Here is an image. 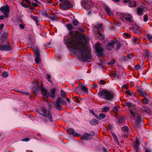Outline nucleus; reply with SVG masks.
Returning <instances> with one entry per match:
<instances>
[{"mask_svg": "<svg viewBox=\"0 0 152 152\" xmlns=\"http://www.w3.org/2000/svg\"><path fill=\"white\" fill-rule=\"evenodd\" d=\"M30 17L36 22V24L38 23V19L37 16H34L33 15H30Z\"/></svg>", "mask_w": 152, "mask_h": 152, "instance_id": "nucleus-31", "label": "nucleus"}, {"mask_svg": "<svg viewBox=\"0 0 152 152\" xmlns=\"http://www.w3.org/2000/svg\"><path fill=\"white\" fill-rule=\"evenodd\" d=\"M8 33L7 32H4L3 34L1 37V42L0 43H3L7 42L9 41L7 40Z\"/></svg>", "mask_w": 152, "mask_h": 152, "instance_id": "nucleus-11", "label": "nucleus"}, {"mask_svg": "<svg viewBox=\"0 0 152 152\" xmlns=\"http://www.w3.org/2000/svg\"><path fill=\"white\" fill-rule=\"evenodd\" d=\"M79 87L80 90L83 91L85 93H88V89L86 86L81 84V85H79Z\"/></svg>", "mask_w": 152, "mask_h": 152, "instance_id": "nucleus-26", "label": "nucleus"}, {"mask_svg": "<svg viewBox=\"0 0 152 152\" xmlns=\"http://www.w3.org/2000/svg\"><path fill=\"white\" fill-rule=\"evenodd\" d=\"M130 112V113L134 117H135L136 116H137V114L136 113H134V112L131 110H129Z\"/></svg>", "mask_w": 152, "mask_h": 152, "instance_id": "nucleus-49", "label": "nucleus"}, {"mask_svg": "<svg viewBox=\"0 0 152 152\" xmlns=\"http://www.w3.org/2000/svg\"><path fill=\"white\" fill-rule=\"evenodd\" d=\"M61 96L63 98H66V92L63 90H61Z\"/></svg>", "mask_w": 152, "mask_h": 152, "instance_id": "nucleus-35", "label": "nucleus"}, {"mask_svg": "<svg viewBox=\"0 0 152 152\" xmlns=\"http://www.w3.org/2000/svg\"><path fill=\"white\" fill-rule=\"evenodd\" d=\"M126 106L129 108H131L133 106V104L131 102H125Z\"/></svg>", "mask_w": 152, "mask_h": 152, "instance_id": "nucleus-41", "label": "nucleus"}, {"mask_svg": "<svg viewBox=\"0 0 152 152\" xmlns=\"http://www.w3.org/2000/svg\"><path fill=\"white\" fill-rule=\"evenodd\" d=\"M141 110L143 112H145L148 114H149L150 113V111L148 107H147L145 106H142Z\"/></svg>", "mask_w": 152, "mask_h": 152, "instance_id": "nucleus-27", "label": "nucleus"}, {"mask_svg": "<svg viewBox=\"0 0 152 152\" xmlns=\"http://www.w3.org/2000/svg\"><path fill=\"white\" fill-rule=\"evenodd\" d=\"M28 7L30 8V10H31V12H32L34 10H35L34 7H32L30 6H28Z\"/></svg>", "mask_w": 152, "mask_h": 152, "instance_id": "nucleus-58", "label": "nucleus"}, {"mask_svg": "<svg viewBox=\"0 0 152 152\" xmlns=\"http://www.w3.org/2000/svg\"><path fill=\"white\" fill-rule=\"evenodd\" d=\"M140 145V142L138 138L136 137L135 143L134 145V148L136 152H137L139 150V145Z\"/></svg>", "mask_w": 152, "mask_h": 152, "instance_id": "nucleus-18", "label": "nucleus"}, {"mask_svg": "<svg viewBox=\"0 0 152 152\" xmlns=\"http://www.w3.org/2000/svg\"><path fill=\"white\" fill-rule=\"evenodd\" d=\"M133 30L135 34H140L141 33V29L137 25H135L133 27Z\"/></svg>", "mask_w": 152, "mask_h": 152, "instance_id": "nucleus-16", "label": "nucleus"}, {"mask_svg": "<svg viewBox=\"0 0 152 152\" xmlns=\"http://www.w3.org/2000/svg\"><path fill=\"white\" fill-rule=\"evenodd\" d=\"M66 27L67 29L70 31L74 29V28L73 26L72 25L71 23L67 24L66 25Z\"/></svg>", "mask_w": 152, "mask_h": 152, "instance_id": "nucleus-29", "label": "nucleus"}, {"mask_svg": "<svg viewBox=\"0 0 152 152\" xmlns=\"http://www.w3.org/2000/svg\"><path fill=\"white\" fill-rule=\"evenodd\" d=\"M32 50L34 53L35 61L36 63L39 64L41 61L39 49L37 47H36L35 49L33 48Z\"/></svg>", "mask_w": 152, "mask_h": 152, "instance_id": "nucleus-6", "label": "nucleus"}, {"mask_svg": "<svg viewBox=\"0 0 152 152\" xmlns=\"http://www.w3.org/2000/svg\"><path fill=\"white\" fill-rule=\"evenodd\" d=\"M95 48L96 50V55L97 56L100 57L102 56L104 57V54L103 53L104 49L97 44L95 45Z\"/></svg>", "mask_w": 152, "mask_h": 152, "instance_id": "nucleus-4", "label": "nucleus"}, {"mask_svg": "<svg viewBox=\"0 0 152 152\" xmlns=\"http://www.w3.org/2000/svg\"><path fill=\"white\" fill-rule=\"evenodd\" d=\"M80 89L79 86L76 88L75 89V91L76 93L79 94L80 92Z\"/></svg>", "mask_w": 152, "mask_h": 152, "instance_id": "nucleus-48", "label": "nucleus"}, {"mask_svg": "<svg viewBox=\"0 0 152 152\" xmlns=\"http://www.w3.org/2000/svg\"><path fill=\"white\" fill-rule=\"evenodd\" d=\"M137 91L139 95L141 96L145 97L146 95L145 91L144 89L141 87H139L137 89Z\"/></svg>", "mask_w": 152, "mask_h": 152, "instance_id": "nucleus-15", "label": "nucleus"}, {"mask_svg": "<svg viewBox=\"0 0 152 152\" xmlns=\"http://www.w3.org/2000/svg\"><path fill=\"white\" fill-rule=\"evenodd\" d=\"M114 94L113 92L108 91L105 89V99L111 100L113 98Z\"/></svg>", "mask_w": 152, "mask_h": 152, "instance_id": "nucleus-9", "label": "nucleus"}, {"mask_svg": "<svg viewBox=\"0 0 152 152\" xmlns=\"http://www.w3.org/2000/svg\"><path fill=\"white\" fill-rule=\"evenodd\" d=\"M111 134L114 140L116 142L118 145H119V143L118 141V137L116 134L113 132L111 133Z\"/></svg>", "mask_w": 152, "mask_h": 152, "instance_id": "nucleus-32", "label": "nucleus"}, {"mask_svg": "<svg viewBox=\"0 0 152 152\" xmlns=\"http://www.w3.org/2000/svg\"><path fill=\"white\" fill-rule=\"evenodd\" d=\"M122 130L123 132H124L127 133L129 131V129L128 127L126 126H124L122 128Z\"/></svg>", "mask_w": 152, "mask_h": 152, "instance_id": "nucleus-43", "label": "nucleus"}, {"mask_svg": "<svg viewBox=\"0 0 152 152\" xmlns=\"http://www.w3.org/2000/svg\"><path fill=\"white\" fill-rule=\"evenodd\" d=\"M143 20L144 21L146 22L148 20V16L147 14H145L143 16Z\"/></svg>", "mask_w": 152, "mask_h": 152, "instance_id": "nucleus-50", "label": "nucleus"}, {"mask_svg": "<svg viewBox=\"0 0 152 152\" xmlns=\"http://www.w3.org/2000/svg\"><path fill=\"white\" fill-rule=\"evenodd\" d=\"M137 118L136 120V121L138 123H140L142 121L141 118V116L139 115H137Z\"/></svg>", "mask_w": 152, "mask_h": 152, "instance_id": "nucleus-38", "label": "nucleus"}, {"mask_svg": "<svg viewBox=\"0 0 152 152\" xmlns=\"http://www.w3.org/2000/svg\"><path fill=\"white\" fill-rule=\"evenodd\" d=\"M126 93L128 95H129L130 96L132 95V91H130L128 90L127 91H126Z\"/></svg>", "mask_w": 152, "mask_h": 152, "instance_id": "nucleus-61", "label": "nucleus"}, {"mask_svg": "<svg viewBox=\"0 0 152 152\" xmlns=\"http://www.w3.org/2000/svg\"><path fill=\"white\" fill-rule=\"evenodd\" d=\"M121 19L123 21H124V19L128 21L129 23L132 22V20L131 19V17L129 15H125L121 18Z\"/></svg>", "mask_w": 152, "mask_h": 152, "instance_id": "nucleus-19", "label": "nucleus"}, {"mask_svg": "<svg viewBox=\"0 0 152 152\" xmlns=\"http://www.w3.org/2000/svg\"><path fill=\"white\" fill-rule=\"evenodd\" d=\"M18 92L22 94H24V95H26L28 96V95H29V93L27 92H24V91H18Z\"/></svg>", "mask_w": 152, "mask_h": 152, "instance_id": "nucleus-51", "label": "nucleus"}, {"mask_svg": "<svg viewBox=\"0 0 152 152\" xmlns=\"http://www.w3.org/2000/svg\"><path fill=\"white\" fill-rule=\"evenodd\" d=\"M102 25V24H98L95 26L94 27L93 30L96 33L97 35V36H98V35L99 36H98V37L102 36V35L100 31V30H102V29L103 28Z\"/></svg>", "mask_w": 152, "mask_h": 152, "instance_id": "nucleus-7", "label": "nucleus"}, {"mask_svg": "<svg viewBox=\"0 0 152 152\" xmlns=\"http://www.w3.org/2000/svg\"><path fill=\"white\" fill-rule=\"evenodd\" d=\"M20 5L23 7L25 8H27L28 7V6L25 4L23 1H21L20 2Z\"/></svg>", "mask_w": 152, "mask_h": 152, "instance_id": "nucleus-45", "label": "nucleus"}, {"mask_svg": "<svg viewBox=\"0 0 152 152\" xmlns=\"http://www.w3.org/2000/svg\"><path fill=\"white\" fill-rule=\"evenodd\" d=\"M61 99V97H58L56 103L53 104L55 105L56 109L59 110H62V105L60 104L61 103L60 102L61 101L60 100Z\"/></svg>", "mask_w": 152, "mask_h": 152, "instance_id": "nucleus-10", "label": "nucleus"}, {"mask_svg": "<svg viewBox=\"0 0 152 152\" xmlns=\"http://www.w3.org/2000/svg\"><path fill=\"white\" fill-rule=\"evenodd\" d=\"M144 56L146 58H149L151 55V53L148 49H146L143 50Z\"/></svg>", "mask_w": 152, "mask_h": 152, "instance_id": "nucleus-25", "label": "nucleus"}, {"mask_svg": "<svg viewBox=\"0 0 152 152\" xmlns=\"http://www.w3.org/2000/svg\"><path fill=\"white\" fill-rule=\"evenodd\" d=\"M9 7L8 5H7L5 7L4 6L1 7L0 8V10L1 12H3L6 18L8 17V14L10 12Z\"/></svg>", "mask_w": 152, "mask_h": 152, "instance_id": "nucleus-8", "label": "nucleus"}, {"mask_svg": "<svg viewBox=\"0 0 152 152\" xmlns=\"http://www.w3.org/2000/svg\"><path fill=\"white\" fill-rule=\"evenodd\" d=\"M129 6L131 7H136V2L134 1L131 2L129 4Z\"/></svg>", "mask_w": 152, "mask_h": 152, "instance_id": "nucleus-37", "label": "nucleus"}, {"mask_svg": "<svg viewBox=\"0 0 152 152\" xmlns=\"http://www.w3.org/2000/svg\"><path fill=\"white\" fill-rule=\"evenodd\" d=\"M41 110V112L44 114H46L47 112L46 108L43 106L40 107Z\"/></svg>", "mask_w": 152, "mask_h": 152, "instance_id": "nucleus-34", "label": "nucleus"}, {"mask_svg": "<svg viewBox=\"0 0 152 152\" xmlns=\"http://www.w3.org/2000/svg\"><path fill=\"white\" fill-rule=\"evenodd\" d=\"M115 43V41L114 40H112L108 43L106 46V49L109 51L110 50H112L113 48H114V45Z\"/></svg>", "mask_w": 152, "mask_h": 152, "instance_id": "nucleus-12", "label": "nucleus"}, {"mask_svg": "<svg viewBox=\"0 0 152 152\" xmlns=\"http://www.w3.org/2000/svg\"><path fill=\"white\" fill-rule=\"evenodd\" d=\"M81 5L86 10H89L93 6L92 1L89 0H81Z\"/></svg>", "mask_w": 152, "mask_h": 152, "instance_id": "nucleus-5", "label": "nucleus"}, {"mask_svg": "<svg viewBox=\"0 0 152 152\" xmlns=\"http://www.w3.org/2000/svg\"><path fill=\"white\" fill-rule=\"evenodd\" d=\"M66 132L68 134L72 135L74 136L78 137L81 136L80 134L75 132V130L72 128H69L67 129Z\"/></svg>", "mask_w": 152, "mask_h": 152, "instance_id": "nucleus-13", "label": "nucleus"}, {"mask_svg": "<svg viewBox=\"0 0 152 152\" xmlns=\"http://www.w3.org/2000/svg\"><path fill=\"white\" fill-rule=\"evenodd\" d=\"M132 41L133 42H137V43H138L139 42V40L136 37H133L132 39Z\"/></svg>", "mask_w": 152, "mask_h": 152, "instance_id": "nucleus-40", "label": "nucleus"}, {"mask_svg": "<svg viewBox=\"0 0 152 152\" xmlns=\"http://www.w3.org/2000/svg\"><path fill=\"white\" fill-rule=\"evenodd\" d=\"M60 100L61 101H60L61 103L62 104L64 105H67L66 103L61 98V99Z\"/></svg>", "mask_w": 152, "mask_h": 152, "instance_id": "nucleus-53", "label": "nucleus"}, {"mask_svg": "<svg viewBox=\"0 0 152 152\" xmlns=\"http://www.w3.org/2000/svg\"><path fill=\"white\" fill-rule=\"evenodd\" d=\"M72 6V4L70 2L63 3L60 5L59 7L61 8L60 7H62L65 10H67Z\"/></svg>", "mask_w": 152, "mask_h": 152, "instance_id": "nucleus-14", "label": "nucleus"}, {"mask_svg": "<svg viewBox=\"0 0 152 152\" xmlns=\"http://www.w3.org/2000/svg\"><path fill=\"white\" fill-rule=\"evenodd\" d=\"M113 75H114L115 77H116L117 78L121 79V78L120 75H118L116 73H114Z\"/></svg>", "mask_w": 152, "mask_h": 152, "instance_id": "nucleus-55", "label": "nucleus"}, {"mask_svg": "<svg viewBox=\"0 0 152 152\" xmlns=\"http://www.w3.org/2000/svg\"><path fill=\"white\" fill-rule=\"evenodd\" d=\"M98 96L102 98H104V89H102L100 87L99 92L98 93Z\"/></svg>", "mask_w": 152, "mask_h": 152, "instance_id": "nucleus-22", "label": "nucleus"}, {"mask_svg": "<svg viewBox=\"0 0 152 152\" xmlns=\"http://www.w3.org/2000/svg\"><path fill=\"white\" fill-rule=\"evenodd\" d=\"M105 11L108 15L111 16L113 15V13L109 6H105Z\"/></svg>", "mask_w": 152, "mask_h": 152, "instance_id": "nucleus-23", "label": "nucleus"}, {"mask_svg": "<svg viewBox=\"0 0 152 152\" xmlns=\"http://www.w3.org/2000/svg\"><path fill=\"white\" fill-rule=\"evenodd\" d=\"M89 123L91 125H94L98 124L99 121L96 119H93L91 121H89Z\"/></svg>", "mask_w": 152, "mask_h": 152, "instance_id": "nucleus-28", "label": "nucleus"}, {"mask_svg": "<svg viewBox=\"0 0 152 152\" xmlns=\"http://www.w3.org/2000/svg\"><path fill=\"white\" fill-rule=\"evenodd\" d=\"M147 36L148 37V39L151 42H152V36L150 34H148L147 35Z\"/></svg>", "mask_w": 152, "mask_h": 152, "instance_id": "nucleus-54", "label": "nucleus"}, {"mask_svg": "<svg viewBox=\"0 0 152 152\" xmlns=\"http://www.w3.org/2000/svg\"><path fill=\"white\" fill-rule=\"evenodd\" d=\"M1 76L3 77H7L8 76V74L7 72H4L2 73Z\"/></svg>", "mask_w": 152, "mask_h": 152, "instance_id": "nucleus-47", "label": "nucleus"}, {"mask_svg": "<svg viewBox=\"0 0 152 152\" xmlns=\"http://www.w3.org/2000/svg\"><path fill=\"white\" fill-rule=\"evenodd\" d=\"M30 139L29 138L27 137V138H23V139H22V140L21 141H22L27 142V141H29L30 140Z\"/></svg>", "mask_w": 152, "mask_h": 152, "instance_id": "nucleus-57", "label": "nucleus"}, {"mask_svg": "<svg viewBox=\"0 0 152 152\" xmlns=\"http://www.w3.org/2000/svg\"><path fill=\"white\" fill-rule=\"evenodd\" d=\"M49 12L47 11H43L41 13V15H42L46 17H48L49 18V16L48 15Z\"/></svg>", "mask_w": 152, "mask_h": 152, "instance_id": "nucleus-36", "label": "nucleus"}, {"mask_svg": "<svg viewBox=\"0 0 152 152\" xmlns=\"http://www.w3.org/2000/svg\"><path fill=\"white\" fill-rule=\"evenodd\" d=\"M86 39V35L82 34L77 37L78 43L77 42L76 39H71L68 37H64V41L66 44H67L69 48L80 51L81 57H79V59L81 61L89 62L91 61L92 57L90 49L85 46Z\"/></svg>", "mask_w": 152, "mask_h": 152, "instance_id": "nucleus-1", "label": "nucleus"}, {"mask_svg": "<svg viewBox=\"0 0 152 152\" xmlns=\"http://www.w3.org/2000/svg\"><path fill=\"white\" fill-rule=\"evenodd\" d=\"M91 139V137H90V135L89 133H86L82 136L81 139L82 140V139L85 140H88Z\"/></svg>", "mask_w": 152, "mask_h": 152, "instance_id": "nucleus-21", "label": "nucleus"}, {"mask_svg": "<svg viewBox=\"0 0 152 152\" xmlns=\"http://www.w3.org/2000/svg\"><path fill=\"white\" fill-rule=\"evenodd\" d=\"M89 134L90 135V137H91L92 139V136L95 135V133L94 132L92 131L91 132L90 134Z\"/></svg>", "mask_w": 152, "mask_h": 152, "instance_id": "nucleus-59", "label": "nucleus"}, {"mask_svg": "<svg viewBox=\"0 0 152 152\" xmlns=\"http://www.w3.org/2000/svg\"><path fill=\"white\" fill-rule=\"evenodd\" d=\"M144 9L145 7L143 6L138 7L137 8V14L139 15H143V12Z\"/></svg>", "mask_w": 152, "mask_h": 152, "instance_id": "nucleus-17", "label": "nucleus"}, {"mask_svg": "<svg viewBox=\"0 0 152 152\" xmlns=\"http://www.w3.org/2000/svg\"><path fill=\"white\" fill-rule=\"evenodd\" d=\"M19 27L22 29H23L24 28V26L23 24H20L19 25Z\"/></svg>", "mask_w": 152, "mask_h": 152, "instance_id": "nucleus-64", "label": "nucleus"}, {"mask_svg": "<svg viewBox=\"0 0 152 152\" xmlns=\"http://www.w3.org/2000/svg\"><path fill=\"white\" fill-rule=\"evenodd\" d=\"M99 116H100V118H102V119H103V118H104V114H103V113H100L99 115Z\"/></svg>", "mask_w": 152, "mask_h": 152, "instance_id": "nucleus-60", "label": "nucleus"}, {"mask_svg": "<svg viewBox=\"0 0 152 152\" xmlns=\"http://www.w3.org/2000/svg\"><path fill=\"white\" fill-rule=\"evenodd\" d=\"M39 83H36L35 86V89L32 92L35 94H36L39 92Z\"/></svg>", "mask_w": 152, "mask_h": 152, "instance_id": "nucleus-24", "label": "nucleus"}, {"mask_svg": "<svg viewBox=\"0 0 152 152\" xmlns=\"http://www.w3.org/2000/svg\"><path fill=\"white\" fill-rule=\"evenodd\" d=\"M13 48L9 42L0 43V51H9L12 50Z\"/></svg>", "mask_w": 152, "mask_h": 152, "instance_id": "nucleus-3", "label": "nucleus"}, {"mask_svg": "<svg viewBox=\"0 0 152 152\" xmlns=\"http://www.w3.org/2000/svg\"><path fill=\"white\" fill-rule=\"evenodd\" d=\"M69 34L71 37V39H76L78 35L77 31H70L69 32Z\"/></svg>", "mask_w": 152, "mask_h": 152, "instance_id": "nucleus-20", "label": "nucleus"}, {"mask_svg": "<svg viewBox=\"0 0 152 152\" xmlns=\"http://www.w3.org/2000/svg\"><path fill=\"white\" fill-rule=\"evenodd\" d=\"M40 89L42 94L44 97L45 99H48V95L52 98H55L56 97L55 93L56 89V88H52L50 90L51 94L49 92L43 87L42 86H40Z\"/></svg>", "mask_w": 152, "mask_h": 152, "instance_id": "nucleus-2", "label": "nucleus"}, {"mask_svg": "<svg viewBox=\"0 0 152 152\" xmlns=\"http://www.w3.org/2000/svg\"><path fill=\"white\" fill-rule=\"evenodd\" d=\"M127 57H128L129 59V58H132L133 57V55L132 54H128Z\"/></svg>", "mask_w": 152, "mask_h": 152, "instance_id": "nucleus-62", "label": "nucleus"}, {"mask_svg": "<svg viewBox=\"0 0 152 152\" xmlns=\"http://www.w3.org/2000/svg\"><path fill=\"white\" fill-rule=\"evenodd\" d=\"M43 116L46 117H48L49 119V121L51 122H53V117L51 114H47V115L44 114V115H43Z\"/></svg>", "mask_w": 152, "mask_h": 152, "instance_id": "nucleus-30", "label": "nucleus"}, {"mask_svg": "<svg viewBox=\"0 0 152 152\" xmlns=\"http://www.w3.org/2000/svg\"><path fill=\"white\" fill-rule=\"evenodd\" d=\"M142 101L145 104L148 103L149 101V100L147 98L145 97L142 99Z\"/></svg>", "mask_w": 152, "mask_h": 152, "instance_id": "nucleus-52", "label": "nucleus"}, {"mask_svg": "<svg viewBox=\"0 0 152 152\" xmlns=\"http://www.w3.org/2000/svg\"><path fill=\"white\" fill-rule=\"evenodd\" d=\"M91 86V88L94 89L96 88L97 87V85L96 84H92Z\"/></svg>", "mask_w": 152, "mask_h": 152, "instance_id": "nucleus-56", "label": "nucleus"}, {"mask_svg": "<svg viewBox=\"0 0 152 152\" xmlns=\"http://www.w3.org/2000/svg\"><path fill=\"white\" fill-rule=\"evenodd\" d=\"M49 18L52 20H56L58 19L57 16L56 15H55L52 17L49 16Z\"/></svg>", "mask_w": 152, "mask_h": 152, "instance_id": "nucleus-44", "label": "nucleus"}, {"mask_svg": "<svg viewBox=\"0 0 152 152\" xmlns=\"http://www.w3.org/2000/svg\"><path fill=\"white\" fill-rule=\"evenodd\" d=\"M125 118L124 117H121L118 119V122L119 123L121 124L123 123L125 121Z\"/></svg>", "mask_w": 152, "mask_h": 152, "instance_id": "nucleus-33", "label": "nucleus"}, {"mask_svg": "<svg viewBox=\"0 0 152 152\" xmlns=\"http://www.w3.org/2000/svg\"><path fill=\"white\" fill-rule=\"evenodd\" d=\"M140 65H136L135 66V68L137 70H138L140 69Z\"/></svg>", "mask_w": 152, "mask_h": 152, "instance_id": "nucleus-63", "label": "nucleus"}, {"mask_svg": "<svg viewBox=\"0 0 152 152\" xmlns=\"http://www.w3.org/2000/svg\"><path fill=\"white\" fill-rule=\"evenodd\" d=\"M121 46V44L120 43H118L117 44L115 48V50L116 51H118Z\"/></svg>", "mask_w": 152, "mask_h": 152, "instance_id": "nucleus-42", "label": "nucleus"}, {"mask_svg": "<svg viewBox=\"0 0 152 152\" xmlns=\"http://www.w3.org/2000/svg\"><path fill=\"white\" fill-rule=\"evenodd\" d=\"M72 24L74 26H77L78 25L79 22L76 19H74L73 20Z\"/></svg>", "mask_w": 152, "mask_h": 152, "instance_id": "nucleus-39", "label": "nucleus"}, {"mask_svg": "<svg viewBox=\"0 0 152 152\" xmlns=\"http://www.w3.org/2000/svg\"><path fill=\"white\" fill-rule=\"evenodd\" d=\"M115 60L114 59H112L111 61L108 62L107 63V64L109 65H112L115 62Z\"/></svg>", "mask_w": 152, "mask_h": 152, "instance_id": "nucleus-46", "label": "nucleus"}]
</instances>
